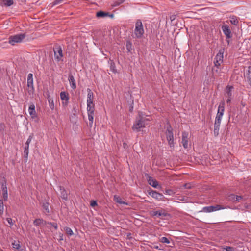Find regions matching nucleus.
<instances>
[{
    "instance_id": "50",
    "label": "nucleus",
    "mask_w": 251,
    "mask_h": 251,
    "mask_svg": "<svg viewBox=\"0 0 251 251\" xmlns=\"http://www.w3.org/2000/svg\"><path fill=\"white\" fill-rule=\"evenodd\" d=\"M93 121H89V126L90 127H92Z\"/></svg>"
},
{
    "instance_id": "14",
    "label": "nucleus",
    "mask_w": 251,
    "mask_h": 251,
    "mask_svg": "<svg viewBox=\"0 0 251 251\" xmlns=\"http://www.w3.org/2000/svg\"><path fill=\"white\" fill-rule=\"evenodd\" d=\"M1 189L2 191L3 200L5 201H7L8 200V194L6 183L5 181L1 183Z\"/></svg>"
},
{
    "instance_id": "10",
    "label": "nucleus",
    "mask_w": 251,
    "mask_h": 251,
    "mask_svg": "<svg viewBox=\"0 0 251 251\" xmlns=\"http://www.w3.org/2000/svg\"><path fill=\"white\" fill-rule=\"evenodd\" d=\"M27 86L28 87V91L33 92L34 90L33 86V75L29 73L27 76Z\"/></svg>"
},
{
    "instance_id": "41",
    "label": "nucleus",
    "mask_w": 251,
    "mask_h": 251,
    "mask_svg": "<svg viewBox=\"0 0 251 251\" xmlns=\"http://www.w3.org/2000/svg\"><path fill=\"white\" fill-rule=\"evenodd\" d=\"M174 193H175V192L172 189H166L165 190L166 194H167L169 195H172L174 194Z\"/></svg>"
},
{
    "instance_id": "7",
    "label": "nucleus",
    "mask_w": 251,
    "mask_h": 251,
    "mask_svg": "<svg viewBox=\"0 0 251 251\" xmlns=\"http://www.w3.org/2000/svg\"><path fill=\"white\" fill-rule=\"evenodd\" d=\"M222 29L224 34L226 36V39H230L232 37L231 31L228 25H223L222 26ZM227 43H229V40H226Z\"/></svg>"
},
{
    "instance_id": "35",
    "label": "nucleus",
    "mask_w": 251,
    "mask_h": 251,
    "mask_svg": "<svg viewBox=\"0 0 251 251\" xmlns=\"http://www.w3.org/2000/svg\"><path fill=\"white\" fill-rule=\"evenodd\" d=\"M235 195L233 194H229L227 196V199L233 202H235Z\"/></svg>"
},
{
    "instance_id": "18",
    "label": "nucleus",
    "mask_w": 251,
    "mask_h": 251,
    "mask_svg": "<svg viewBox=\"0 0 251 251\" xmlns=\"http://www.w3.org/2000/svg\"><path fill=\"white\" fill-rule=\"evenodd\" d=\"M29 113L32 118H35L36 117V113L35 109V105L33 103L30 105L28 109Z\"/></svg>"
},
{
    "instance_id": "39",
    "label": "nucleus",
    "mask_w": 251,
    "mask_h": 251,
    "mask_svg": "<svg viewBox=\"0 0 251 251\" xmlns=\"http://www.w3.org/2000/svg\"><path fill=\"white\" fill-rule=\"evenodd\" d=\"M12 247L15 249H19L21 246L19 243H16L15 241L12 243Z\"/></svg>"
},
{
    "instance_id": "12",
    "label": "nucleus",
    "mask_w": 251,
    "mask_h": 251,
    "mask_svg": "<svg viewBox=\"0 0 251 251\" xmlns=\"http://www.w3.org/2000/svg\"><path fill=\"white\" fill-rule=\"evenodd\" d=\"M87 104H93L94 94L91 90L89 88L87 89Z\"/></svg>"
},
{
    "instance_id": "49",
    "label": "nucleus",
    "mask_w": 251,
    "mask_h": 251,
    "mask_svg": "<svg viewBox=\"0 0 251 251\" xmlns=\"http://www.w3.org/2000/svg\"><path fill=\"white\" fill-rule=\"evenodd\" d=\"M222 118V116H219L218 115H216V118H215L216 119H218L219 120H221V121Z\"/></svg>"
},
{
    "instance_id": "5",
    "label": "nucleus",
    "mask_w": 251,
    "mask_h": 251,
    "mask_svg": "<svg viewBox=\"0 0 251 251\" xmlns=\"http://www.w3.org/2000/svg\"><path fill=\"white\" fill-rule=\"evenodd\" d=\"M165 134L166 135L167 140L170 146H174V143L173 129L170 124H169L168 126L167 127Z\"/></svg>"
},
{
    "instance_id": "30",
    "label": "nucleus",
    "mask_w": 251,
    "mask_h": 251,
    "mask_svg": "<svg viewBox=\"0 0 251 251\" xmlns=\"http://www.w3.org/2000/svg\"><path fill=\"white\" fill-rule=\"evenodd\" d=\"M224 111H225V102L222 101L220 103V104L218 106V112H220L224 114Z\"/></svg>"
},
{
    "instance_id": "4",
    "label": "nucleus",
    "mask_w": 251,
    "mask_h": 251,
    "mask_svg": "<svg viewBox=\"0 0 251 251\" xmlns=\"http://www.w3.org/2000/svg\"><path fill=\"white\" fill-rule=\"evenodd\" d=\"M54 58L57 62H60L62 60L63 50L61 47L58 45H55L53 49Z\"/></svg>"
},
{
    "instance_id": "22",
    "label": "nucleus",
    "mask_w": 251,
    "mask_h": 251,
    "mask_svg": "<svg viewBox=\"0 0 251 251\" xmlns=\"http://www.w3.org/2000/svg\"><path fill=\"white\" fill-rule=\"evenodd\" d=\"M47 222L42 219H36L33 221V224L35 226H40L43 224H46Z\"/></svg>"
},
{
    "instance_id": "36",
    "label": "nucleus",
    "mask_w": 251,
    "mask_h": 251,
    "mask_svg": "<svg viewBox=\"0 0 251 251\" xmlns=\"http://www.w3.org/2000/svg\"><path fill=\"white\" fill-rule=\"evenodd\" d=\"M4 211L3 202L2 200L0 199V215L3 214Z\"/></svg>"
},
{
    "instance_id": "26",
    "label": "nucleus",
    "mask_w": 251,
    "mask_h": 251,
    "mask_svg": "<svg viewBox=\"0 0 251 251\" xmlns=\"http://www.w3.org/2000/svg\"><path fill=\"white\" fill-rule=\"evenodd\" d=\"M230 23L235 25H237L239 24L238 19L236 16H231L230 17Z\"/></svg>"
},
{
    "instance_id": "40",
    "label": "nucleus",
    "mask_w": 251,
    "mask_h": 251,
    "mask_svg": "<svg viewBox=\"0 0 251 251\" xmlns=\"http://www.w3.org/2000/svg\"><path fill=\"white\" fill-rule=\"evenodd\" d=\"M222 63H223V62H220V61H219L218 60L214 59V64L215 66L216 67L217 69L219 68V67L220 66L221 64Z\"/></svg>"
},
{
    "instance_id": "31",
    "label": "nucleus",
    "mask_w": 251,
    "mask_h": 251,
    "mask_svg": "<svg viewBox=\"0 0 251 251\" xmlns=\"http://www.w3.org/2000/svg\"><path fill=\"white\" fill-rule=\"evenodd\" d=\"M201 211L204 212H206V213L213 212V209L212 206L204 207L202 208V210Z\"/></svg>"
},
{
    "instance_id": "20",
    "label": "nucleus",
    "mask_w": 251,
    "mask_h": 251,
    "mask_svg": "<svg viewBox=\"0 0 251 251\" xmlns=\"http://www.w3.org/2000/svg\"><path fill=\"white\" fill-rule=\"evenodd\" d=\"M233 87L232 86L228 85L226 88V95L228 98H232V90Z\"/></svg>"
},
{
    "instance_id": "15",
    "label": "nucleus",
    "mask_w": 251,
    "mask_h": 251,
    "mask_svg": "<svg viewBox=\"0 0 251 251\" xmlns=\"http://www.w3.org/2000/svg\"><path fill=\"white\" fill-rule=\"evenodd\" d=\"M225 51L224 48H221L219 50L218 53L216 54L215 60H218L220 62H223V54Z\"/></svg>"
},
{
    "instance_id": "53",
    "label": "nucleus",
    "mask_w": 251,
    "mask_h": 251,
    "mask_svg": "<svg viewBox=\"0 0 251 251\" xmlns=\"http://www.w3.org/2000/svg\"><path fill=\"white\" fill-rule=\"evenodd\" d=\"M154 248L155 249L160 250V249L159 248V247L158 246H155L154 247Z\"/></svg>"
},
{
    "instance_id": "13",
    "label": "nucleus",
    "mask_w": 251,
    "mask_h": 251,
    "mask_svg": "<svg viewBox=\"0 0 251 251\" xmlns=\"http://www.w3.org/2000/svg\"><path fill=\"white\" fill-rule=\"evenodd\" d=\"M221 120L218 119L215 120L214 123V134L215 137H217L219 135V131L221 124Z\"/></svg>"
},
{
    "instance_id": "32",
    "label": "nucleus",
    "mask_w": 251,
    "mask_h": 251,
    "mask_svg": "<svg viewBox=\"0 0 251 251\" xmlns=\"http://www.w3.org/2000/svg\"><path fill=\"white\" fill-rule=\"evenodd\" d=\"M213 211H216L220 210L225 209L226 207L223 205L217 204L214 206H212Z\"/></svg>"
},
{
    "instance_id": "46",
    "label": "nucleus",
    "mask_w": 251,
    "mask_h": 251,
    "mask_svg": "<svg viewBox=\"0 0 251 251\" xmlns=\"http://www.w3.org/2000/svg\"><path fill=\"white\" fill-rule=\"evenodd\" d=\"M235 201H239L243 199L241 196L235 195Z\"/></svg>"
},
{
    "instance_id": "6",
    "label": "nucleus",
    "mask_w": 251,
    "mask_h": 251,
    "mask_svg": "<svg viewBox=\"0 0 251 251\" xmlns=\"http://www.w3.org/2000/svg\"><path fill=\"white\" fill-rule=\"evenodd\" d=\"M148 193L149 195L158 201H162L164 200V196L161 193L151 189L148 190Z\"/></svg>"
},
{
    "instance_id": "57",
    "label": "nucleus",
    "mask_w": 251,
    "mask_h": 251,
    "mask_svg": "<svg viewBox=\"0 0 251 251\" xmlns=\"http://www.w3.org/2000/svg\"><path fill=\"white\" fill-rule=\"evenodd\" d=\"M60 240H63V238H62V235L60 236Z\"/></svg>"
},
{
    "instance_id": "37",
    "label": "nucleus",
    "mask_w": 251,
    "mask_h": 251,
    "mask_svg": "<svg viewBox=\"0 0 251 251\" xmlns=\"http://www.w3.org/2000/svg\"><path fill=\"white\" fill-rule=\"evenodd\" d=\"M160 242L163 243H167L169 244L170 243V240L169 239H168L167 237H161L160 240Z\"/></svg>"
},
{
    "instance_id": "11",
    "label": "nucleus",
    "mask_w": 251,
    "mask_h": 251,
    "mask_svg": "<svg viewBox=\"0 0 251 251\" xmlns=\"http://www.w3.org/2000/svg\"><path fill=\"white\" fill-rule=\"evenodd\" d=\"M147 181L149 185L155 188H157L158 186H159L158 181L155 179H153L152 177L149 176L148 175L147 177Z\"/></svg>"
},
{
    "instance_id": "47",
    "label": "nucleus",
    "mask_w": 251,
    "mask_h": 251,
    "mask_svg": "<svg viewBox=\"0 0 251 251\" xmlns=\"http://www.w3.org/2000/svg\"><path fill=\"white\" fill-rule=\"evenodd\" d=\"M6 221L10 226H12L13 225V220L11 218H7L6 219Z\"/></svg>"
},
{
    "instance_id": "54",
    "label": "nucleus",
    "mask_w": 251,
    "mask_h": 251,
    "mask_svg": "<svg viewBox=\"0 0 251 251\" xmlns=\"http://www.w3.org/2000/svg\"><path fill=\"white\" fill-rule=\"evenodd\" d=\"M218 69H217L216 70H215V72H216V73H218ZM212 71H213V72L214 73V69L213 68L212 69Z\"/></svg>"
},
{
    "instance_id": "27",
    "label": "nucleus",
    "mask_w": 251,
    "mask_h": 251,
    "mask_svg": "<svg viewBox=\"0 0 251 251\" xmlns=\"http://www.w3.org/2000/svg\"><path fill=\"white\" fill-rule=\"evenodd\" d=\"M109 15L108 12H105L102 11H100L97 12L96 16L98 18H103Z\"/></svg>"
},
{
    "instance_id": "52",
    "label": "nucleus",
    "mask_w": 251,
    "mask_h": 251,
    "mask_svg": "<svg viewBox=\"0 0 251 251\" xmlns=\"http://www.w3.org/2000/svg\"><path fill=\"white\" fill-rule=\"evenodd\" d=\"M231 98H227V100H226V102H227V103H230V102H231Z\"/></svg>"
},
{
    "instance_id": "51",
    "label": "nucleus",
    "mask_w": 251,
    "mask_h": 251,
    "mask_svg": "<svg viewBox=\"0 0 251 251\" xmlns=\"http://www.w3.org/2000/svg\"><path fill=\"white\" fill-rule=\"evenodd\" d=\"M223 113H222V112H217V115L220 116H222L223 117Z\"/></svg>"
},
{
    "instance_id": "44",
    "label": "nucleus",
    "mask_w": 251,
    "mask_h": 251,
    "mask_svg": "<svg viewBox=\"0 0 251 251\" xmlns=\"http://www.w3.org/2000/svg\"><path fill=\"white\" fill-rule=\"evenodd\" d=\"M94 114H88L89 121H92L94 120Z\"/></svg>"
},
{
    "instance_id": "28",
    "label": "nucleus",
    "mask_w": 251,
    "mask_h": 251,
    "mask_svg": "<svg viewBox=\"0 0 251 251\" xmlns=\"http://www.w3.org/2000/svg\"><path fill=\"white\" fill-rule=\"evenodd\" d=\"M49 204L48 202H45L43 205V207L44 210V213L46 215H48L50 213V210L49 208Z\"/></svg>"
},
{
    "instance_id": "24",
    "label": "nucleus",
    "mask_w": 251,
    "mask_h": 251,
    "mask_svg": "<svg viewBox=\"0 0 251 251\" xmlns=\"http://www.w3.org/2000/svg\"><path fill=\"white\" fill-rule=\"evenodd\" d=\"M28 150H29V145H25L24 151V155L25 158V161L27 162L28 160Z\"/></svg>"
},
{
    "instance_id": "45",
    "label": "nucleus",
    "mask_w": 251,
    "mask_h": 251,
    "mask_svg": "<svg viewBox=\"0 0 251 251\" xmlns=\"http://www.w3.org/2000/svg\"><path fill=\"white\" fill-rule=\"evenodd\" d=\"M115 67L114 63H111V65H110V69H111V70L114 73L116 72V69H115Z\"/></svg>"
},
{
    "instance_id": "23",
    "label": "nucleus",
    "mask_w": 251,
    "mask_h": 251,
    "mask_svg": "<svg viewBox=\"0 0 251 251\" xmlns=\"http://www.w3.org/2000/svg\"><path fill=\"white\" fill-rule=\"evenodd\" d=\"M87 110L88 114H94V104H87Z\"/></svg>"
},
{
    "instance_id": "56",
    "label": "nucleus",
    "mask_w": 251,
    "mask_h": 251,
    "mask_svg": "<svg viewBox=\"0 0 251 251\" xmlns=\"http://www.w3.org/2000/svg\"><path fill=\"white\" fill-rule=\"evenodd\" d=\"M170 19H171V20L172 21V20H173L174 19V16H172L170 17Z\"/></svg>"
},
{
    "instance_id": "34",
    "label": "nucleus",
    "mask_w": 251,
    "mask_h": 251,
    "mask_svg": "<svg viewBox=\"0 0 251 251\" xmlns=\"http://www.w3.org/2000/svg\"><path fill=\"white\" fill-rule=\"evenodd\" d=\"M64 230L66 232V233L70 236H71L73 234V232L70 227H65L64 228Z\"/></svg>"
},
{
    "instance_id": "9",
    "label": "nucleus",
    "mask_w": 251,
    "mask_h": 251,
    "mask_svg": "<svg viewBox=\"0 0 251 251\" xmlns=\"http://www.w3.org/2000/svg\"><path fill=\"white\" fill-rule=\"evenodd\" d=\"M182 144L185 149L188 147L189 133L188 132L183 131L182 133Z\"/></svg>"
},
{
    "instance_id": "25",
    "label": "nucleus",
    "mask_w": 251,
    "mask_h": 251,
    "mask_svg": "<svg viewBox=\"0 0 251 251\" xmlns=\"http://www.w3.org/2000/svg\"><path fill=\"white\" fill-rule=\"evenodd\" d=\"M114 200L116 202L118 203L123 204L126 205H128L127 202L123 201L121 198L119 196H118L117 195H115L114 196Z\"/></svg>"
},
{
    "instance_id": "16",
    "label": "nucleus",
    "mask_w": 251,
    "mask_h": 251,
    "mask_svg": "<svg viewBox=\"0 0 251 251\" xmlns=\"http://www.w3.org/2000/svg\"><path fill=\"white\" fill-rule=\"evenodd\" d=\"M68 80L69 81L71 87L73 90L75 89L76 88L75 80L73 75L71 74H70L69 75Z\"/></svg>"
},
{
    "instance_id": "42",
    "label": "nucleus",
    "mask_w": 251,
    "mask_h": 251,
    "mask_svg": "<svg viewBox=\"0 0 251 251\" xmlns=\"http://www.w3.org/2000/svg\"><path fill=\"white\" fill-rule=\"evenodd\" d=\"M47 224L51 225L55 228V229H57L58 225L56 223L48 222Z\"/></svg>"
},
{
    "instance_id": "17",
    "label": "nucleus",
    "mask_w": 251,
    "mask_h": 251,
    "mask_svg": "<svg viewBox=\"0 0 251 251\" xmlns=\"http://www.w3.org/2000/svg\"><path fill=\"white\" fill-rule=\"evenodd\" d=\"M59 189L60 190L61 193V197L62 199L65 201H67L68 200V194L67 193L65 189V188L62 186H59Z\"/></svg>"
},
{
    "instance_id": "29",
    "label": "nucleus",
    "mask_w": 251,
    "mask_h": 251,
    "mask_svg": "<svg viewBox=\"0 0 251 251\" xmlns=\"http://www.w3.org/2000/svg\"><path fill=\"white\" fill-rule=\"evenodd\" d=\"M126 48L128 52L132 50V44L131 41L128 40L126 42Z\"/></svg>"
},
{
    "instance_id": "43",
    "label": "nucleus",
    "mask_w": 251,
    "mask_h": 251,
    "mask_svg": "<svg viewBox=\"0 0 251 251\" xmlns=\"http://www.w3.org/2000/svg\"><path fill=\"white\" fill-rule=\"evenodd\" d=\"M32 136L30 135L28 137V138L27 140L26 141L25 145H29V144L30 143V142H31V141L32 140Z\"/></svg>"
},
{
    "instance_id": "19",
    "label": "nucleus",
    "mask_w": 251,
    "mask_h": 251,
    "mask_svg": "<svg viewBox=\"0 0 251 251\" xmlns=\"http://www.w3.org/2000/svg\"><path fill=\"white\" fill-rule=\"evenodd\" d=\"M153 215L157 216L158 217H165L168 215V213L163 209L153 211Z\"/></svg>"
},
{
    "instance_id": "33",
    "label": "nucleus",
    "mask_w": 251,
    "mask_h": 251,
    "mask_svg": "<svg viewBox=\"0 0 251 251\" xmlns=\"http://www.w3.org/2000/svg\"><path fill=\"white\" fill-rule=\"evenodd\" d=\"M48 102L49 103V106L51 110H53L54 108V103L53 102V100L50 97H48Z\"/></svg>"
},
{
    "instance_id": "2",
    "label": "nucleus",
    "mask_w": 251,
    "mask_h": 251,
    "mask_svg": "<svg viewBox=\"0 0 251 251\" xmlns=\"http://www.w3.org/2000/svg\"><path fill=\"white\" fill-rule=\"evenodd\" d=\"M135 37L141 38L144 34L143 25L141 20H137L135 23V27L134 31Z\"/></svg>"
},
{
    "instance_id": "38",
    "label": "nucleus",
    "mask_w": 251,
    "mask_h": 251,
    "mask_svg": "<svg viewBox=\"0 0 251 251\" xmlns=\"http://www.w3.org/2000/svg\"><path fill=\"white\" fill-rule=\"evenodd\" d=\"M223 251H235L234 248L230 246H226L223 248Z\"/></svg>"
},
{
    "instance_id": "48",
    "label": "nucleus",
    "mask_w": 251,
    "mask_h": 251,
    "mask_svg": "<svg viewBox=\"0 0 251 251\" xmlns=\"http://www.w3.org/2000/svg\"><path fill=\"white\" fill-rule=\"evenodd\" d=\"M90 205H91L92 207H94V206H95L97 205V201H91Z\"/></svg>"
},
{
    "instance_id": "55",
    "label": "nucleus",
    "mask_w": 251,
    "mask_h": 251,
    "mask_svg": "<svg viewBox=\"0 0 251 251\" xmlns=\"http://www.w3.org/2000/svg\"><path fill=\"white\" fill-rule=\"evenodd\" d=\"M131 235V233H128V234H127V237H128V238H130V235Z\"/></svg>"
},
{
    "instance_id": "1",
    "label": "nucleus",
    "mask_w": 251,
    "mask_h": 251,
    "mask_svg": "<svg viewBox=\"0 0 251 251\" xmlns=\"http://www.w3.org/2000/svg\"><path fill=\"white\" fill-rule=\"evenodd\" d=\"M150 121L149 119L141 116L139 114V116L136 118L132 126V130L136 132L140 131L141 128H145L146 125H148V122Z\"/></svg>"
},
{
    "instance_id": "3",
    "label": "nucleus",
    "mask_w": 251,
    "mask_h": 251,
    "mask_svg": "<svg viewBox=\"0 0 251 251\" xmlns=\"http://www.w3.org/2000/svg\"><path fill=\"white\" fill-rule=\"evenodd\" d=\"M26 35L25 33H20L14 35L10 36L8 38V43L11 45L14 46L16 43H19L25 38Z\"/></svg>"
},
{
    "instance_id": "8",
    "label": "nucleus",
    "mask_w": 251,
    "mask_h": 251,
    "mask_svg": "<svg viewBox=\"0 0 251 251\" xmlns=\"http://www.w3.org/2000/svg\"><path fill=\"white\" fill-rule=\"evenodd\" d=\"M60 99L62 100V105L64 106H66L69 103V96L67 92L65 91L60 93Z\"/></svg>"
},
{
    "instance_id": "21",
    "label": "nucleus",
    "mask_w": 251,
    "mask_h": 251,
    "mask_svg": "<svg viewBox=\"0 0 251 251\" xmlns=\"http://www.w3.org/2000/svg\"><path fill=\"white\" fill-rule=\"evenodd\" d=\"M0 1L1 2L0 5L7 7L10 6L14 3L13 0H0Z\"/></svg>"
}]
</instances>
